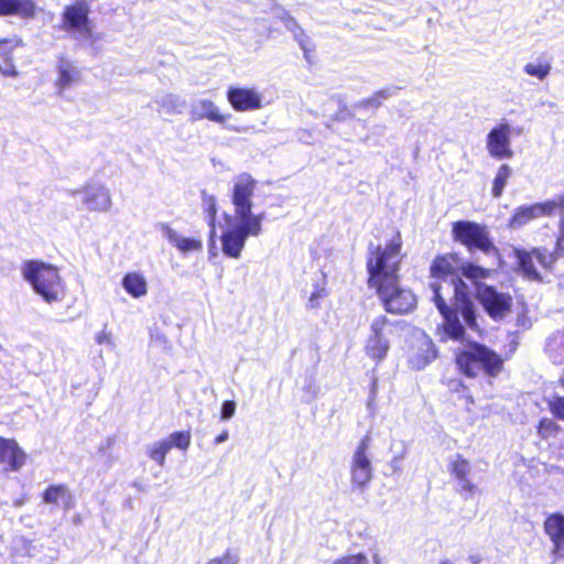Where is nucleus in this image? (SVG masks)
Instances as JSON below:
<instances>
[{
	"instance_id": "26",
	"label": "nucleus",
	"mask_w": 564,
	"mask_h": 564,
	"mask_svg": "<svg viewBox=\"0 0 564 564\" xmlns=\"http://www.w3.org/2000/svg\"><path fill=\"white\" fill-rule=\"evenodd\" d=\"M460 274L471 281L478 289L479 282L489 279L492 274V270L471 261H462Z\"/></svg>"
},
{
	"instance_id": "23",
	"label": "nucleus",
	"mask_w": 564,
	"mask_h": 564,
	"mask_svg": "<svg viewBox=\"0 0 564 564\" xmlns=\"http://www.w3.org/2000/svg\"><path fill=\"white\" fill-rule=\"evenodd\" d=\"M22 41L18 37L0 41V74L4 77L17 78L19 70L13 62L12 51L20 46Z\"/></svg>"
},
{
	"instance_id": "5",
	"label": "nucleus",
	"mask_w": 564,
	"mask_h": 564,
	"mask_svg": "<svg viewBox=\"0 0 564 564\" xmlns=\"http://www.w3.org/2000/svg\"><path fill=\"white\" fill-rule=\"evenodd\" d=\"M22 278L47 303H56L65 295V283L57 267L42 260H26L21 265Z\"/></svg>"
},
{
	"instance_id": "27",
	"label": "nucleus",
	"mask_w": 564,
	"mask_h": 564,
	"mask_svg": "<svg viewBox=\"0 0 564 564\" xmlns=\"http://www.w3.org/2000/svg\"><path fill=\"white\" fill-rule=\"evenodd\" d=\"M199 109H200V113H199L200 118H206L209 121H213V122H216L219 124L226 123L228 121V119L231 117L230 113H223L220 111V109L218 108V106L214 101L208 100V99L202 100L199 102Z\"/></svg>"
},
{
	"instance_id": "21",
	"label": "nucleus",
	"mask_w": 564,
	"mask_h": 564,
	"mask_svg": "<svg viewBox=\"0 0 564 564\" xmlns=\"http://www.w3.org/2000/svg\"><path fill=\"white\" fill-rule=\"evenodd\" d=\"M55 85L59 91H63L82 82V70L72 61L61 58L56 65Z\"/></svg>"
},
{
	"instance_id": "38",
	"label": "nucleus",
	"mask_w": 564,
	"mask_h": 564,
	"mask_svg": "<svg viewBox=\"0 0 564 564\" xmlns=\"http://www.w3.org/2000/svg\"><path fill=\"white\" fill-rule=\"evenodd\" d=\"M327 295V291L324 286H316L308 297L307 306L308 308H316L318 306V301Z\"/></svg>"
},
{
	"instance_id": "39",
	"label": "nucleus",
	"mask_w": 564,
	"mask_h": 564,
	"mask_svg": "<svg viewBox=\"0 0 564 564\" xmlns=\"http://www.w3.org/2000/svg\"><path fill=\"white\" fill-rule=\"evenodd\" d=\"M236 412V402L232 400H227L221 405L220 417L221 420H229L234 416Z\"/></svg>"
},
{
	"instance_id": "17",
	"label": "nucleus",
	"mask_w": 564,
	"mask_h": 564,
	"mask_svg": "<svg viewBox=\"0 0 564 564\" xmlns=\"http://www.w3.org/2000/svg\"><path fill=\"white\" fill-rule=\"evenodd\" d=\"M536 249H546L545 247H533L531 249L518 248L514 249L513 254L516 259L517 270L529 281L542 282L544 273H551L554 269L555 263H551L550 267H543L538 260V257H531L529 263H527L524 252L529 253Z\"/></svg>"
},
{
	"instance_id": "10",
	"label": "nucleus",
	"mask_w": 564,
	"mask_h": 564,
	"mask_svg": "<svg viewBox=\"0 0 564 564\" xmlns=\"http://www.w3.org/2000/svg\"><path fill=\"white\" fill-rule=\"evenodd\" d=\"M558 195L552 199L535 203L532 205H522L514 209L507 226L509 229H519L528 225L533 219L540 217H551L556 214Z\"/></svg>"
},
{
	"instance_id": "30",
	"label": "nucleus",
	"mask_w": 564,
	"mask_h": 564,
	"mask_svg": "<svg viewBox=\"0 0 564 564\" xmlns=\"http://www.w3.org/2000/svg\"><path fill=\"white\" fill-rule=\"evenodd\" d=\"M175 440V435L172 434L169 441L155 443L150 451L151 458L162 465L165 454L172 449Z\"/></svg>"
},
{
	"instance_id": "1",
	"label": "nucleus",
	"mask_w": 564,
	"mask_h": 564,
	"mask_svg": "<svg viewBox=\"0 0 564 564\" xmlns=\"http://www.w3.org/2000/svg\"><path fill=\"white\" fill-rule=\"evenodd\" d=\"M462 258L457 252H445L434 257L430 264V276L435 280L452 278L447 291L452 288L449 303L444 293V286L435 281L431 284L433 302L443 317L442 328L446 335L456 341L465 338V327L458 318L460 313L465 324L470 329H478L476 310L467 284L458 276Z\"/></svg>"
},
{
	"instance_id": "44",
	"label": "nucleus",
	"mask_w": 564,
	"mask_h": 564,
	"mask_svg": "<svg viewBox=\"0 0 564 564\" xmlns=\"http://www.w3.org/2000/svg\"><path fill=\"white\" fill-rule=\"evenodd\" d=\"M227 438H228V432L223 431L219 435L216 436L215 443L216 444L223 443V442L227 441Z\"/></svg>"
},
{
	"instance_id": "22",
	"label": "nucleus",
	"mask_w": 564,
	"mask_h": 564,
	"mask_svg": "<svg viewBox=\"0 0 564 564\" xmlns=\"http://www.w3.org/2000/svg\"><path fill=\"white\" fill-rule=\"evenodd\" d=\"M37 6L34 0H0V17H18L32 19L35 17Z\"/></svg>"
},
{
	"instance_id": "11",
	"label": "nucleus",
	"mask_w": 564,
	"mask_h": 564,
	"mask_svg": "<svg viewBox=\"0 0 564 564\" xmlns=\"http://www.w3.org/2000/svg\"><path fill=\"white\" fill-rule=\"evenodd\" d=\"M82 195L85 208L94 213H108L112 208L110 189L100 182L86 183L82 189L72 193L73 196Z\"/></svg>"
},
{
	"instance_id": "3",
	"label": "nucleus",
	"mask_w": 564,
	"mask_h": 564,
	"mask_svg": "<svg viewBox=\"0 0 564 564\" xmlns=\"http://www.w3.org/2000/svg\"><path fill=\"white\" fill-rule=\"evenodd\" d=\"M403 240L395 231L386 245H369L366 257L367 285L370 290L389 286L400 280L404 260Z\"/></svg>"
},
{
	"instance_id": "8",
	"label": "nucleus",
	"mask_w": 564,
	"mask_h": 564,
	"mask_svg": "<svg viewBox=\"0 0 564 564\" xmlns=\"http://www.w3.org/2000/svg\"><path fill=\"white\" fill-rule=\"evenodd\" d=\"M379 297L386 312L394 315L408 314L414 310L416 297L412 291L404 289L400 280L391 282L389 286L372 290Z\"/></svg>"
},
{
	"instance_id": "29",
	"label": "nucleus",
	"mask_w": 564,
	"mask_h": 564,
	"mask_svg": "<svg viewBox=\"0 0 564 564\" xmlns=\"http://www.w3.org/2000/svg\"><path fill=\"white\" fill-rule=\"evenodd\" d=\"M511 176V169L507 164L499 166L497 174L492 181L491 194L494 197L499 198L503 193V188Z\"/></svg>"
},
{
	"instance_id": "15",
	"label": "nucleus",
	"mask_w": 564,
	"mask_h": 564,
	"mask_svg": "<svg viewBox=\"0 0 564 564\" xmlns=\"http://www.w3.org/2000/svg\"><path fill=\"white\" fill-rule=\"evenodd\" d=\"M226 97L232 109L238 112L254 111L263 107L262 94L254 87L230 86Z\"/></svg>"
},
{
	"instance_id": "32",
	"label": "nucleus",
	"mask_w": 564,
	"mask_h": 564,
	"mask_svg": "<svg viewBox=\"0 0 564 564\" xmlns=\"http://www.w3.org/2000/svg\"><path fill=\"white\" fill-rule=\"evenodd\" d=\"M178 250L183 253L202 252L203 241L199 237L178 238Z\"/></svg>"
},
{
	"instance_id": "18",
	"label": "nucleus",
	"mask_w": 564,
	"mask_h": 564,
	"mask_svg": "<svg viewBox=\"0 0 564 564\" xmlns=\"http://www.w3.org/2000/svg\"><path fill=\"white\" fill-rule=\"evenodd\" d=\"M26 460V454L13 438L0 436V471L20 470Z\"/></svg>"
},
{
	"instance_id": "7",
	"label": "nucleus",
	"mask_w": 564,
	"mask_h": 564,
	"mask_svg": "<svg viewBox=\"0 0 564 564\" xmlns=\"http://www.w3.org/2000/svg\"><path fill=\"white\" fill-rule=\"evenodd\" d=\"M399 328L400 322L390 321L386 315L375 317L364 345L365 354L376 364L381 362L388 356L391 337Z\"/></svg>"
},
{
	"instance_id": "20",
	"label": "nucleus",
	"mask_w": 564,
	"mask_h": 564,
	"mask_svg": "<svg viewBox=\"0 0 564 564\" xmlns=\"http://www.w3.org/2000/svg\"><path fill=\"white\" fill-rule=\"evenodd\" d=\"M448 470L454 480L459 485L458 492L468 497L477 492V485L470 479V464L462 454H457L449 463Z\"/></svg>"
},
{
	"instance_id": "28",
	"label": "nucleus",
	"mask_w": 564,
	"mask_h": 564,
	"mask_svg": "<svg viewBox=\"0 0 564 564\" xmlns=\"http://www.w3.org/2000/svg\"><path fill=\"white\" fill-rule=\"evenodd\" d=\"M204 213L207 217L208 226H209V237L208 245L209 247L215 246L216 239V221H217V205L214 196H208L204 200Z\"/></svg>"
},
{
	"instance_id": "2",
	"label": "nucleus",
	"mask_w": 564,
	"mask_h": 564,
	"mask_svg": "<svg viewBox=\"0 0 564 564\" xmlns=\"http://www.w3.org/2000/svg\"><path fill=\"white\" fill-rule=\"evenodd\" d=\"M256 186L257 181L248 173L239 174L234 181L231 203L240 224L225 229L220 235L221 251L227 258L239 259L247 238L257 237L262 231L264 214L253 215L251 212Z\"/></svg>"
},
{
	"instance_id": "33",
	"label": "nucleus",
	"mask_w": 564,
	"mask_h": 564,
	"mask_svg": "<svg viewBox=\"0 0 564 564\" xmlns=\"http://www.w3.org/2000/svg\"><path fill=\"white\" fill-rule=\"evenodd\" d=\"M560 431V426L555 421L549 417H543L538 424V433L542 438L553 437Z\"/></svg>"
},
{
	"instance_id": "35",
	"label": "nucleus",
	"mask_w": 564,
	"mask_h": 564,
	"mask_svg": "<svg viewBox=\"0 0 564 564\" xmlns=\"http://www.w3.org/2000/svg\"><path fill=\"white\" fill-rule=\"evenodd\" d=\"M332 564H369L366 554L355 553L339 556Z\"/></svg>"
},
{
	"instance_id": "40",
	"label": "nucleus",
	"mask_w": 564,
	"mask_h": 564,
	"mask_svg": "<svg viewBox=\"0 0 564 564\" xmlns=\"http://www.w3.org/2000/svg\"><path fill=\"white\" fill-rule=\"evenodd\" d=\"M156 228L161 232L162 237L169 239L171 242L175 241L174 230L167 224L160 223Z\"/></svg>"
},
{
	"instance_id": "16",
	"label": "nucleus",
	"mask_w": 564,
	"mask_h": 564,
	"mask_svg": "<svg viewBox=\"0 0 564 564\" xmlns=\"http://www.w3.org/2000/svg\"><path fill=\"white\" fill-rule=\"evenodd\" d=\"M511 132V127L506 122L495 126L489 131L486 139V147L492 158L502 160L513 156L510 144Z\"/></svg>"
},
{
	"instance_id": "47",
	"label": "nucleus",
	"mask_w": 564,
	"mask_h": 564,
	"mask_svg": "<svg viewBox=\"0 0 564 564\" xmlns=\"http://www.w3.org/2000/svg\"><path fill=\"white\" fill-rule=\"evenodd\" d=\"M457 387H460L463 390H467V387L464 384L462 380H457Z\"/></svg>"
},
{
	"instance_id": "36",
	"label": "nucleus",
	"mask_w": 564,
	"mask_h": 564,
	"mask_svg": "<svg viewBox=\"0 0 564 564\" xmlns=\"http://www.w3.org/2000/svg\"><path fill=\"white\" fill-rule=\"evenodd\" d=\"M551 413L558 420H564V397L554 395L547 401Z\"/></svg>"
},
{
	"instance_id": "34",
	"label": "nucleus",
	"mask_w": 564,
	"mask_h": 564,
	"mask_svg": "<svg viewBox=\"0 0 564 564\" xmlns=\"http://www.w3.org/2000/svg\"><path fill=\"white\" fill-rule=\"evenodd\" d=\"M391 95L389 88L377 90L373 95L362 100V106L367 108H378L382 105V100Z\"/></svg>"
},
{
	"instance_id": "46",
	"label": "nucleus",
	"mask_w": 564,
	"mask_h": 564,
	"mask_svg": "<svg viewBox=\"0 0 564 564\" xmlns=\"http://www.w3.org/2000/svg\"><path fill=\"white\" fill-rule=\"evenodd\" d=\"M464 399L466 400L467 404H474L475 403L474 399L469 394L464 395Z\"/></svg>"
},
{
	"instance_id": "24",
	"label": "nucleus",
	"mask_w": 564,
	"mask_h": 564,
	"mask_svg": "<svg viewBox=\"0 0 564 564\" xmlns=\"http://www.w3.org/2000/svg\"><path fill=\"white\" fill-rule=\"evenodd\" d=\"M123 290L133 299H141L148 293V282L139 272H129L122 278Z\"/></svg>"
},
{
	"instance_id": "49",
	"label": "nucleus",
	"mask_w": 564,
	"mask_h": 564,
	"mask_svg": "<svg viewBox=\"0 0 564 564\" xmlns=\"http://www.w3.org/2000/svg\"><path fill=\"white\" fill-rule=\"evenodd\" d=\"M560 384L564 387V375L560 378Z\"/></svg>"
},
{
	"instance_id": "41",
	"label": "nucleus",
	"mask_w": 564,
	"mask_h": 564,
	"mask_svg": "<svg viewBox=\"0 0 564 564\" xmlns=\"http://www.w3.org/2000/svg\"><path fill=\"white\" fill-rule=\"evenodd\" d=\"M300 46L303 50L304 57L308 63H312V52L315 50L314 45H311L307 41H300Z\"/></svg>"
},
{
	"instance_id": "9",
	"label": "nucleus",
	"mask_w": 564,
	"mask_h": 564,
	"mask_svg": "<svg viewBox=\"0 0 564 564\" xmlns=\"http://www.w3.org/2000/svg\"><path fill=\"white\" fill-rule=\"evenodd\" d=\"M89 6L86 1H76L67 6L63 13V28L73 32L79 39L93 36V23L88 19Z\"/></svg>"
},
{
	"instance_id": "25",
	"label": "nucleus",
	"mask_w": 564,
	"mask_h": 564,
	"mask_svg": "<svg viewBox=\"0 0 564 564\" xmlns=\"http://www.w3.org/2000/svg\"><path fill=\"white\" fill-rule=\"evenodd\" d=\"M46 503H52L64 509L73 507V497L69 490L62 485L50 486L43 496Z\"/></svg>"
},
{
	"instance_id": "14",
	"label": "nucleus",
	"mask_w": 564,
	"mask_h": 564,
	"mask_svg": "<svg viewBox=\"0 0 564 564\" xmlns=\"http://www.w3.org/2000/svg\"><path fill=\"white\" fill-rule=\"evenodd\" d=\"M477 297L484 310L494 319L503 317L512 306L511 296L497 292L492 286L478 288Z\"/></svg>"
},
{
	"instance_id": "4",
	"label": "nucleus",
	"mask_w": 564,
	"mask_h": 564,
	"mask_svg": "<svg viewBox=\"0 0 564 564\" xmlns=\"http://www.w3.org/2000/svg\"><path fill=\"white\" fill-rule=\"evenodd\" d=\"M454 364L460 375L471 379L479 376L495 379L505 369V358L478 341H469L466 346L457 348L454 351Z\"/></svg>"
},
{
	"instance_id": "37",
	"label": "nucleus",
	"mask_w": 564,
	"mask_h": 564,
	"mask_svg": "<svg viewBox=\"0 0 564 564\" xmlns=\"http://www.w3.org/2000/svg\"><path fill=\"white\" fill-rule=\"evenodd\" d=\"M239 555L234 550L227 549L221 556L209 560L206 564H238Z\"/></svg>"
},
{
	"instance_id": "45",
	"label": "nucleus",
	"mask_w": 564,
	"mask_h": 564,
	"mask_svg": "<svg viewBox=\"0 0 564 564\" xmlns=\"http://www.w3.org/2000/svg\"><path fill=\"white\" fill-rule=\"evenodd\" d=\"M372 561H373V564H384L383 560L378 554H373Z\"/></svg>"
},
{
	"instance_id": "13",
	"label": "nucleus",
	"mask_w": 564,
	"mask_h": 564,
	"mask_svg": "<svg viewBox=\"0 0 564 564\" xmlns=\"http://www.w3.org/2000/svg\"><path fill=\"white\" fill-rule=\"evenodd\" d=\"M556 214L560 216L558 231L553 251L547 249H536L532 252H524L523 259L529 263L531 257H538V260L543 267H550L551 263H556L557 259L564 258V194L558 195Z\"/></svg>"
},
{
	"instance_id": "12",
	"label": "nucleus",
	"mask_w": 564,
	"mask_h": 564,
	"mask_svg": "<svg viewBox=\"0 0 564 564\" xmlns=\"http://www.w3.org/2000/svg\"><path fill=\"white\" fill-rule=\"evenodd\" d=\"M370 442V435L366 434L358 443L351 459V482L359 488L366 487L372 479V466L368 457Z\"/></svg>"
},
{
	"instance_id": "31",
	"label": "nucleus",
	"mask_w": 564,
	"mask_h": 564,
	"mask_svg": "<svg viewBox=\"0 0 564 564\" xmlns=\"http://www.w3.org/2000/svg\"><path fill=\"white\" fill-rule=\"evenodd\" d=\"M523 70L529 76L542 80L550 74L551 65L546 61H539L538 63H528L524 65Z\"/></svg>"
},
{
	"instance_id": "48",
	"label": "nucleus",
	"mask_w": 564,
	"mask_h": 564,
	"mask_svg": "<svg viewBox=\"0 0 564 564\" xmlns=\"http://www.w3.org/2000/svg\"><path fill=\"white\" fill-rule=\"evenodd\" d=\"M438 564H453L449 560H441Z\"/></svg>"
},
{
	"instance_id": "6",
	"label": "nucleus",
	"mask_w": 564,
	"mask_h": 564,
	"mask_svg": "<svg viewBox=\"0 0 564 564\" xmlns=\"http://www.w3.org/2000/svg\"><path fill=\"white\" fill-rule=\"evenodd\" d=\"M451 231L453 240L470 252L478 250L485 254L498 253V248L485 225L471 220H457L452 223Z\"/></svg>"
},
{
	"instance_id": "43",
	"label": "nucleus",
	"mask_w": 564,
	"mask_h": 564,
	"mask_svg": "<svg viewBox=\"0 0 564 564\" xmlns=\"http://www.w3.org/2000/svg\"><path fill=\"white\" fill-rule=\"evenodd\" d=\"M95 339L99 345H112L111 335L107 332H100L99 334H97Z\"/></svg>"
},
{
	"instance_id": "19",
	"label": "nucleus",
	"mask_w": 564,
	"mask_h": 564,
	"mask_svg": "<svg viewBox=\"0 0 564 564\" xmlns=\"http://www.w3.org/2000/svg\"><path fill=\"white\" fill-rule=\"evenodd\" d=\"M543 531L552 542L554 558H564V514L554 512L544 519Z\"/></svg>"
},
{
	"instance_id": "42",
	"label": "nucleus",
	"mask_w": 564,
	"mask_h": 564,
	"mask_svg": "<svg viewBox=\"0 0 564 564\" xmlns=\"http://www.w3.org/2000/svg\"><path fill=\"white\" fill-rule=\"evenodd\" d=\"M191 443V434L188 432H178V448L186 449Z\"/></svg>"
}]
</instances>
